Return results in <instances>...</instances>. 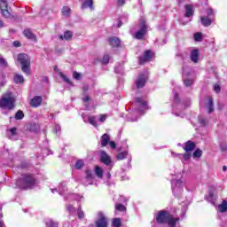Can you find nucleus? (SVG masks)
Masks as SVG:
<instances>
[{"label": "nucleus", "mask_w": 227, "mask_h": 227, "mask_svg": "<svg viewBox=\"0 0 227 227\" xmlns=\"http://www.w3.org/2000/svg\"><path fill=\"white\" fill-rule=\"evenodd\" d=\"M218 210L222 214L227 211V202H226V200H223V203L218 206Z\"/></svg>", "instance_id": "bb28decb"}, {"label": "nucleus", "mask_w": 227, "mask_h": 227, "mask_svg": "<svg viewBox=\"0 0 227 227\" xmlns=\"http://www.w3.org/2000/svg\"><path fill=\"white\" fill-rule=\"evenodd\" d=\"M214 90L216 93H219V91H221V87L218 84H216L214 86Z\"/></svg>", "instance_id": "603ef678"}, {"label": "nucleus", "mask_w": 227, "mask_h": 227, "mask_svg": "<svg viewBox=\"0 0 227 227\" xmlns=\"http://www.w3.org/2000/svg\"><path fill=\"white\" fill-rule=\"evenodd\" d=\"M55 132L56 134H58L59 132H61V126L55 125Z\"/></svg>", "instance_id": "864d4df0"}, {"label": "nucleus", "mask_w": 227, "mask_h": 227, "mask_svg": "<svg viewBox=\"0 0 227 227\" xmlns=\"http://www.w3.org/2000/svg\"><path fill=\"white\" fill-rule=\"evenodd\" d=\"M23 35L29 40H35V38H36V36H35V34L31 32L30 29H25Z\"/></svg>", "instance_id": "4be33fe9"}, {"label": "nucleus", "mask_w": 227, "mask_h": 227, "mask_svg": "<svg viewBox=\"0 0 227 227\" xmlns=\"http://www.w3.org/2000/svg\"><path fill=\"white\" fill-rule=\"evenodd\" d=\"M199 122H200V125H202L203 127H205V125H207V119L201 118V117L199 118Z\"/></svg>", "instance_id": "37998d69"}, {"label": "nucleus", "mask_w": 227, "mask_h": 227, "mask_svg": "<svg viewBox=\"0 0 227 227\" xmlns=\"http://www.w3.org/2000/svg\"><path fill=\"white\" fill-rule=\"evenodd\" d=\"M83 167H84V160H78L74 165V168L76 169H82Z\"/></svg>", "instance_id": "c85d7f7f"}, {"label": "nucleus", "mask_w": 227, "mask_h": 227, "mask_svg": "<svg viewBox=\"0 0 227 227\" xmlns=\"http://www.w3.org/2000/svg\"><path fill=\"white\" fill-rule=\"evenodd\" d=\"M18 61L21 65V70L27 75L31 74V59L26 53H20L18 55Z\"/></svg>", "instance_id": "7ed1b4c3"}, {"label": "nucleus", "mask_w": 227, "mask_h": 227, "mask_svg": "<svg viewBox=\"0 0 227 227\" xmlns=\"http://www.w3.org/2000/svg\"><path fill=\"white\" fill-rule=\"evenodd\" d=\"M116 210H118L119 212H125V210H127V207H125V206L123 204H117L115 206Z\"/></svg>", "instance_id": "c9c22d12"}, {"label": "nucleus", "mask_w": 227, "mask_h": 227, "mask_svg": "<svg viewBox=\"0 0 227 227\" xmlns=\"http://www.w3.org/2000/svg\"><path fill=\"white\" fill-rule=\"evenodd\" d=\"M60 77L64 79L65 82H67V84H72V82H70V80L63 73H60Z\"/></svg>", "instance_id": "79ce46f5"}, {"label": "nucleus", "mask_w": 227, "mask_h": 227, "mask_svg": "<svg viewBox=\"0 0 227 227\" xmlns=\"http://www.w3.org/2000/svg\"><path fill=\"white\" fill-rule=\"evenodd\" d=\"M65 191H67V189L63 186V184H60L59 186V194H65Z\"/></svg>", "instance_id": "c03bdc74"}, {"label": "nucleus", "mask_w": 227, "mask_h": 227, "mask_svg": "<svg viewBox=\"0 0 227 227\" xmlns=\"http://www.w3.org/2000/svg\"><path fill=\"white\" fill-rule=\"evenodd\" d=\"M109 145L113 149L116 148V143H114V141L109 142Z\"/></svg>", "instance_id": "4d7b16f0"}, {"label": "nucleus", "mask_w": 227, "mask_h": 227, "mask_svg": "<svg viewBox=\"0 0 227 227\" xmlns=\"http://www.w3.org/2000/svg\"><path fill=\"white\" fill-rule=\"evenodd\" d=\"M193 38L195 42H201L203 40V35L200 32L194 34Z\"/></svg>", "instance_id": "7c9ffc66"}, {"label": "nucleus", "mask_w": 227, "mask_h": 227, "mask_svg": "<svg viewBox=\"0 0 227 227\" xmlns=\"http://www.w3.org/2000/svg\"><path fill=\"white\" fill-rule=\"evenodd\" d=\"M196 148V144L194 142L189 140L184 144V150L186 152V153H189V152H192Z\"/></svg>", "instance_id": "ddd939ff"}, {"label": "nucleus", "mask_w": 227, "mask_h": 227, "mask_svg": "<svg viewBox=\"0 0 227 227\" xmlns=\"http://www.w3.org/2000/svg\"><path fill=\"white\" fill-rule=\"evenodd\" d=\"M152 58H153V53L152 52V51H146L144 53V56L139 58L140 65H145L146 61H152Z\"/></svg>", "instance_id": "1a4fd4ad"}, {"label": "nucleus", "mask_w": 227, "mask_h": 227, "mask_svg": "<svg viewBox=\"0 0 227 227\" xmlns=\"http://www.w3.org/2000/svg\"><path fill=\"white\" fill-rule=\"evenodd\" d=\"M72 36H74V34L70 30H67L64 33V35H59V38L60 40H72Z\"/></svg>", "instance_id": "a211bd4d"}, {"label": "nucleus", "mask_w": 227, "mask_h": 227, "mask_svg": "<svg viewBox=\"0 0 227 227\" xmlns=\"http://www.w3.org/2000/svg\"><path fill=\"white\" fill-rule=\"evenodd\" d=\"M73 77H74V79H76L77 81H79V79H81V74H79L77 72H74Z\"/></svg>", "instance_id": "49530a36"}, {"label": "nucleus", "mask_w": 227, "mask_h": 227, "mask_svg": "<svg viewBox=\"0 0 227 227\" xmlns=\"http://www.w3.org/2000/svg\"><path fill=\"white\" fill-rule=\"evenodd\" d=\"M67 209L68 210V212H72L74 210V207H72V205H69L67 207Z\"/></svg>", "instance_id": "13d9d810"}, {"label": "nucleus", "mask_w": 227, "mask_h": 227, "mask_svg": "<svg viewBox=\"0 0 227 227\" xmlns=\"http://www.w3.org/2000/svg\"><path fill=\"white\" fill-rule=\"evenodd\" d=\"M13 81L16 84H22L24 82V76L21 74H15Z\"/></svg>", "instance_id": "b1692460"}, {"label": "nucleus", "mask_w": 227, "mask_h": 227, "mask_svg": "<svg viewBox=\"0 0 227 227\" xmlns=\"http://www.w3.org/2000/svg\"><path fill=\"white\" fill-rule=\"evenodd\" d=\"M171 153H172L173 157H178V155H182V154H176V153H175L173 152Z\"/></svg>", "instance_id": "e2e57ef3"}, {"label": "nucleus", "mask_w": 227, "mask_h": 227, "mask_svg": "<svg viewBox=\"0 0 227 227\" xmlns=\"http://www.w3.org/2000/svg\"><path fill=\"white\" fill-rule=\"evenodd\" d=\"M174 98L176 101L178 100V94H175Z\"/></svg>", "instance_id": "0e129e2a"}, {"label": "nucleus", "mask_w": 227, "mask_h": 227, "mask_svg": "<svg viewBox=\"0 0 227 227\" xmlns=\"http://www.w3.org/2000/svg\"><path fill=\"white\" fill-rule=\"evenodd\" d=\"M42 97L35 96L31 99L30 106L32 107H40V106H42Z\"/></svg>", "instance_id": "f8f14e48"}, {"label": "nucleus", "mask_w": 227, "mask_h": 227, "mask_svg": "<svg viewBox=\"0 0 227 227\" xmlns=\"http://www.w3.org/2000/svg\"><path fill=\"white\" fill-rule=\"evenodd\" d=\"M206 108L207 109V113H212L214 111V99L212 97L207 98V104H206Z\"/></svg>", "instance_id": "dca6fc26"}, {"label": "nucleus", "mask_w": 227, "mask_h": 227, "mask_svg": "<svg viewBox=\"0 0 227 227\" xmlns=\"http://www.w3.org/2000/svg\"><path fill=\"white\" fill-rule=\"evenodd\" d=\"M136 103L138 104L140 111L148 109V102L144 100L142 98H136Z\"/></svg>", "instance_id": "9b49d317"}, {"label": "nucleus", "mask_w": 227, "mask_h": 227, "mask_svg": "<svg viewBox=\"0 0 227 227\" xmlns=\"http://www.w3.org/2000/svg\"><path fill=\"white\" fill-rule=\"evenodd\" d=\"M185 15L184 17H192V15H194V9L192 8V4H187L185 5Z\"/></svg>", "instance_id": "6ab92c4d"}, {"label": "nucleus", "mask_w": 227, "mask_h": 227, "mask_svg": "<svg viewBox=\"0 0 227 227\" xmlns=\"http://www.w3.org/2000/svg\"><path fill=\"white\" fill-rule=\"evenodd\" d=\"M184 183H182V180H172V191L175 196H178V194H182V192L184 191Z\"/></svg>", "instance_id": "20e7f679"}, {"label": "nucleus", "mask_w": 227, "mask_h": 227, "mask_svg": "<svg viewBox=\"0 0 227 227\" xmlns=\"http://www.w3.org/2000/svg\"><path fill=\"white\" fill-rule=\"evenodd\" d=\"M14 47H20V42L15 41L13 43Z\"/></svg>", "instance_id": "bf43d9fd"}, {"label": "nucleus", "mask_w": 227, "mask_h": 227, "mask_svg": "<svg viewBox=\"0 0 227 227\" xmlns=\"http://www.w3.org/2000/svg\"><path fill=\"white\" fill-rule=\"evenodd\" d=\"M100 161L103 164H106V166H111V163L113 162L111 157L107 155V153H106V151L100 152Z\"/></svg>", "instance_id": "9d476101"}, {"label": "nucleus", "mask_w": 227, "mask_h": 227, "mask_svg": "<svg viewBox=\"0 0 227 227\" xmlns=\"http://www.w3.org/2000/svg\"><path fill=\"white\" fill-rule=\"evenodd\" d=\"M220 148L222 152H227V144H224V143L221 144Z\"/></svg>", "instance_id": "de8ad7c7"}, {"label": "nucleus", "mask_w": 227, "mask_h": 227, "mask_svg": "<svg viewBox=\"0 0 227 227\" xmlns=\"http://www.w3.org/2000/svg\"><path fill=\"white\" fill-rule=\"evenodd\" d=\"M62 15H64L65 17H68V15H70V9L68 6H65L62 8Z\"/></svg>", "instance_id": "f704fd0d"}, {"label": "nucleus", "mask_w": 227, "mask_h": 227, "mask_svg": "<svg viewBox=\"0 0 227 227\" xmlns=\"http://www.w3.org/2000/svg\"><path fill=\"white\" fill-rule=\"evenodd\" d=\"M183 159L184 160H189V159H191V153H186L183 155Z\"/></svg>", "instance_id": "09e8293b"}, {"label": "nucleus", "mask_w": 227, "mask_h": 227, "mask_svg": "<svg viewBox=\"0 0 227 227\" xmlns=\"http://www.w3.org/2000/svg\"><path fill=\"white\" fill-rule=\"evenodd\" d=\"M106 119H107V116H106V114H101L99 117V121L104 123V121H106Z\"/></svg>", "instance_id": "8fccbe9b"}, {"label": "nucleus", "mask_w": 227, "mask_h": 227, "mask_svg": "<svg viewBox=\"0 0 227 227\" xmlns=\"http://www.w3.org/2000/svg\"><path fill=\"white\" fill-rule=\"evenodd\" d=\"M82 8H90V10H93V0H85L82 4Z\"/></svg>", "instance_id": "393cba45"}, {"label": "nucleus", "mask_w": 227, "mask_h": 227, "mask_svg": "<svg viewBox=\"0 0 227 227\" xmlns=\"http://www.w3.org/2000/svg\"><path fill=\"white\" fill-rule=\"evenodd\" d=\"M146 31H148V27H146V21L142 20L140 21V29L135 34V38L137 40H142V38L146 35Z\"/></svg>", "instance_id": "39448f33"}, {"label": "nucleus", "mask_w": 227, "mask_h": 227, "mask_svg": "<svg viewBox=\"0 0 227 227\" xmlns=\"http://www.w3.org/2000/svg\"><path fill=\"white\" fill-rule=\"evenodd\" d=\"M8 9V2L6 0H0V10Z\"/></svg>", "instance_id": "2f4dec72"}, {"label": "nucleus", "mask_w": 227, "mask_h": 227, "mask_svg": "<svg viewBox=\"0 0 227 227\" xmlns=\"http://www.w3.org/2000/svg\"><path fill=\"white\" fill-rule=\"evenodd\" d=\"M83 102H90V100H91V98H90L89 96H85L82 98Z\"/></svg>", "instance_id": "6e6d98bb"}, {"label": "nucleus", "mask_w": 227, "mask_h": 227, "mask_svg": "<svg viewBox=\"0 0 227 227\" xmlns=\"http://www.w3.org/2000/svg\"><path fill=\"white\" fill-rule=\"evenodd\" d=\"M201 20V24L202 26H205V27H208V26H211L212 24V19H210V17H207V16H202L200 18Z\"/></svg>", "instance_id": "2eb2a0df"}, {"label": "nucleus", "mask_w": 227, "mask_h": 227, "mask_svg": "<svg viewBox=\"0 0 227 227\" xmlns=\"http://www.w3.org/2000/svg\"><path fill=\"white\" fill-rule=\"evenodd\" d=\"M95 176H93V172L91 171V169H85V177L82 179L83 185H92Z\"/></svg>", "instance_id": "423d86ee"}, {"label": "nucleus", "mask_w": 227, "mask_h": 227, "mask_svg": "<svg viewBox=\"0 0 227 227\" xmlns=\"http://www.w3.org/2000/svg\"><path fill=\"white\" fill-rule=\"evenodd\" d=\"M200 58V51L198 50L192 51L191 59L193 63H198V59Z\"/></svg>", "instance_id": "f3484780"}, {"label": "nucleus", "mask_w": 227, "mask_h": 227, "mask_svg": "<svg viewBox=\"0 0 227 227\" xmlns=\"http://www.w3.org/2000/svg\"><path fill=\"white\" fill-rule=\"evenodd\" d=\"M8 137L9 139H15L17 137V129L16 128H12L8 131Z\"/></svg>", "instance_id": "5701e85b"}, {"label": "nucleus", "mask_w": 227, "mask_h": 227, "mask_svg": "<svg viewBox=\"0 0 227 227\" xmlns=\"http://www.w3.org/2000/svg\"><path fill=\"white\" fill-rule=\"evenodd\" d=\"M4 26V23H3V20H0V27H3Z\"/></svg>", "instance_id": "69168bd1"}, {"label": "nucleus", "mask_w": 227, "mask_h": 227, "mask_svg": "<svg viewBox=\"0 0 227 227\" xmlns=\"http://www.w3.org/2000/svg\"><path fill=\"white\" fill-rule=\"evenodd\" d=\"M117 4L118 6H123V4H125V0H118Z\"/></svg>", "instance_id": "5fc2aeb1"}, {"label": "nucleus", "mask_w": 227, "mask_h": 227, "mask_svg": "<svg viewBox=\"0 0 227 227\" xmlns=\"http://www.w3.org/2000/svg\"><path fill=\"white\" fill-rule=\"evenodd\" d=\"M94 172L98 178H103L104 170L98 165L95 166Z\"/></svg>", "instance_id": "aec40b11"}, {"label": "nucleus", "mask_w": 227, "mask_h": 227, "mask_svg": "<svg viewBox=\"0 0 227 227\" xmlns=\"http://www.w3.org/2000/svg\"><path fill=\"white\" fill-rule=\"evenodd\" d=\"M127 155H129V152L124 151V152L117 153L116 159H117V160H123V159H127Z\"/></svg>", "instance_id": "a878e982"}, {"label": "nucleus", "mask_w": 227, "mask_h": 227, "mask_svg": "<svg viewBox=\"0 0 227 227\" xmlns=\"http://www.w3.org/2000/svg\"><path fill=\"white\" fill-rule=\"evenodd\" d=\"M90 90V85L86 84L83 86V91H88Z\"/></svg>", "instance_id": "052dcab7"}, {"label": "nucleus", "mask_w": 227, "mask_h": 227, "mask_svg": "<svg viewBox=\"0 0 227 227\" xmlns=\"http://www.w3.org/2000/svg\"><path fill=\"white\" fill-rule=\"evenodd\" d=\"M108 42H109V44L112 46V47H120L121 42L120 41V39L116 36H113V37H110L108 39Z\"/></svg>", "instance_id": "4468645a"}, {"label": "nucleus", "mask_w": 227, "mask_h": 227, "mask_svg": "<svg viewBox=\"0 0 227 227\" xmlns=\"http://www.w3.org/2000/svg\"><path fill=\"white\" fill-rule=\"evenodd\" d=\"M1 12H2L3 17H5V19H10L11 14L8 9H2Z\"/></svg>", "instance_id": "e433bc0d"}, {"label": "nucleus", "mask_w": 227, "mask_h": 227, "mask_svg": "<svg viewBox=\"0 0 227 227\" xmlns=\"http://www.w3.org/2000/svg\"><path fill=\"white\" fill-rule=\"evenodd\" d=\"M209 198H211V199L214 198V192H209Z\"/></svg>", "instance_id": "680f3d73"}, {"label": "nucleus", "mask_w": 227, "mask_h": 227, "mask_svg": "<svg viewBox=\"0 0 227 227\" xmlns=\"http://www.w3.org/2000/svg\"><path fill=\"white\" fill-rule=\"evenodd\" d=\"M146 81H148V77L146 74H139L138 77L135 81V85L137 90H141V88H145L146 84Z\"/></svg>", "instance_id": "0eeeda50"}, {"label": "nucleus", "mask_w": 227, "mask_h": 227, "mask_svg": "<svg viewBox=\"0 0 227 227\" xmlns=\"http://www.w3.org/2000/svg\"><path fill=\"white\" fill-rule=\"evenodd\" d=\"M0 107L2 109H8L9 111L15 108V98L12 95V92L3 95L0 99Z\"/></svg>", "instance_id": "f03ea898"}, {"label": "nucleus", "mask_w": 227, "mask_h": 227, "mask_svg": "<svg viewBox=\"0 0 227 227\" xmlns=\"http://www.w3.org/2000/svg\"><path fill=\"white\" fill-rule=\"evenodd\" d=\"M98 219L96 222L97 227H107V218L104 215V213L98 212Z\"/></svg>", "instance_id": "6e6552de"}, {"label": "nucleus", "mask_w": 227, "mask_h": 227, "mask_svg": "<svg viewBox=\"0 0 227 227\" xmlns=\"http://www.w3.org/2000/svg\"><path fill=\"white\" fill-rule=\"evenodd\" d=\"M46 227H58L59 223L58 222H54L52 219L46 220Z\"/></svg>", "instance_id": "cd10ccee"}, {"label": "nucleus", "mask_w": 227, "mask_h": 227, "mask_svg": "<svg viewBox=\"0 0 227 227\" xmlns=\"http://www.w3.org/2000/svg\"><path fill=\"white\" fill-rule=\"evenodd\" d=\"M109 59H110L109 55H104L102 59L103 65H107V63H109Z\"/></svg>", "instance_id": "ea45409f"}, {"label": "nucleus", "mask_w": 227, "mask_h": 227, "mask_svg": "<svg viewBox=\"0 0 227 227\" xmlns=\"http://www.w3.org/2000/svg\"><path fill=\"white\" fill-rule=\"evenodd\" d=\"M4 226V224L3 223V222H0V227Z\"/></svg>", "instance_id": "774afa93"}, {"label": "nucleus", "mask_w": 227, "mask_h": 227, "mask_svg": "<svg viewBox=\"0 0 227 227\" xmlns=\"http://www.w3.org/2000/svg\"><path fill=\"white\" fill-rule=\"evenodd\" d=\"M78 217L79 219H84V211L78 209Z\"/></svg>", "instance_id": "a18cd8bd"}, {"label": "nucleus", "mask_w": 227, "mask_h": 227, "mask_svg": "<svg viewBox=\"0 0 227 227\" xmlns=\"http://www.w3.org/2000/svg\"><path fill=\"white\" fill-rule=\"evenodd\" d=\"M110 140H111V138L109 137V135L104 134L101 137V145L102 146H107V145H109Z\"/></svg>", "instance_id": "412c9836"}, {"label": "nucleus", "mask_w": 227, "mask_h": 227, "mask_svg": "<svg viewBox=\"0 0 227 227\" xmlns=\"http://www.w3.org/2000/svg\"><path fill=\"white\" fill-rule=\"evenodd\" d=\"M226 169H227V167H226V166H223V171H226Z\"/></svg>", "instance_id": "338daca9"}, {"label": "nucleus", "mask_w": 227, "mask_h": 227, "mask_svg": "<svg viewBox=\"0 0 227 227\" xmlns=\"http://www.w3.org/2000/svg\"><path fill=\"white\" fill-rule=\"evenodd\" d=\"M207 17H212V15H214V10L207 9Z\"/></svg>", "instance_id": "3c124183"}, {"label": "nucleus", "mask_w": 227, "mask_h": 227, "mask_svg": "<svg viewBox=\"0 0 227 227\" xmlns=\"http://www.w3.org/2000/svg\"><path fill=\"white\" fill-rule=\"evenodd\" d=\"M89 123H90V125H93V127H97V121L95 116L89 117Z\"/></svg>", "instance_id": "4c0bfd02"}, {"label": "nucleus", "mask_w": 227, "mask_h": 227, "mask_svg": "<svg viewBox=\"0 0 227 227\" xmlns=\"http://www.w3.org/2000/svg\"><path fill=\"white\" fill-rule=\"evenodd\" d=\"M16 185L19 189L27 191V189H33V187H36V185H38V179H36L35 174H22L21 178L16 181Z\"/></svg>", "instance_id": "f257e3e1"}, {"label": "nucleus", "mask_w": 227, "mask_h": 227, "mask_svg": "<svg viewBox=\"0 0 227 227\" xmlns=\"http://www.w3.org/2000/svg\"><path fill=\"white\" fill-rule=\"evenodd\" d=\"M113 226L114 227H121V220L120 218H114L113 220Z\"/></svg>", "instance_id": "473e14b6"}, {"label": "nucleus", "mask_w": 227, "mask_h": 227, "mask_svg": "<svg viewBox=\"0 0 227 227\" xmlns=\"http://www.w3.org/2000/svg\"><path fill=\"white\" fill-rule=\"evenodd\" d=\"M184 83L185 86H192L193 81L191 79H184Z\"/></svg>", "instance_id": "a19ab883"}, {"label": "nucleus", "mask_w": 227, "mask_h": 227, "mask_svg": "<svg viewBox=\"0 0 227 227\" xmlns=\"http://www.w3.org/2000/svg\"><path fill=\"white\" fill-rule=\"evenodd\" d=\"M201 155H203V151H201L200 149H197L193 153L192 157H193V159H200V157H201Z\"/></svg>", "instance_id": "c756f323"}, {"label": "nucleus", "mask_w": 227, "mask_h": 227, "mask_svg": "<svg viewBox=\"0 0 227 227\" xmlns=\"http://www.w3.org/2000/svg\"><path fill=\"white\" fill-rule=\"evenodd\" d=\"M0 67H8V62H6V59H3V57H0Z\"/></svg>", "instance_id": "58836bf2"}, {"label": "nucleus", "mask_w": 227, "mask_h": 227, "mask_svg": "<svg viewBox=\"0 0 227 227\" xmlns=\"http://www.w3.org/2000/svg\"><path fill=\"white\" fill-rule=\"evenodd\" d=\"M24 118V112L19 110L15 114V120H22Z\"/></svg>", "instance_id": "72a5a7b5"}]
</instances>
